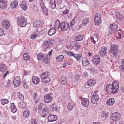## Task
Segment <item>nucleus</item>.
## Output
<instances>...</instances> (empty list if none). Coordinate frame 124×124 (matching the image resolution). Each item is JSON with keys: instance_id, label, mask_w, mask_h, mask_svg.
<instances>
[{"instance_id": "f257e3e1", "label": "nucleus", "mask_w": 124, "mask_h": 124, "mask_svg": "<svg viewBox=\"0 0 124 124\" xmlns=\"http://www.w3.org/2000/svg\"><path fill=\"white\" fill-rule=\"evenodd\" d=\"M17 22L19 25L21 27H24L27 24V20L23 16H20L17 18Z\"/></svg>"}, {"instance_id": "f03ea898", "label": "nucleus", "mask_w": 124, "mask_h": 124, "mask_svg": "<svg viewBox=\"0 0 124 124\" xmlns=\"http://www.w3.org/2000/svg\"><path fill=\"white\" fill-rule=\"evenodd\" d=\"M49 74V72L46 71L44 72L40 75L41 78L42 80V81L44 83H46L50 81V79L48 77Z\"/></svg>"}, {"instance_id": "7ed1b4c3", "label": "nucleus", "mask_w": 124, "mask_h": 124, "mask_svg": "<svg viewBox=\"0 0 124 124\" xmlns=\"http://www.w3.org/2000/svg\"><path fill=\"white\" fill-rule=\"evenodd\" d=\"M121 116L120 114L118 112L112 113L110 116L111 120L113 122H115L120 120Z\"/></svg>"}, {"instance_id": "20e7f679", "label": "nucleus", "mask_w": 124, "mask_h": 124, "mask_svg": "<svg viewBox=\"0 0 124 124\" xmlns=\"http://www.w3.org/2000/svg\"><path fill=\"white\" fill-rule=\"evenodd\" d=\"M106 90L107 93H113L115 94L117 92V91L114 90L112 86L110 84L107 85L106 87Z\"/></svg>"}, {"instance_id": "39448f33", "label": "nucleus", "mask_w": 124, "mask_h": 124, "mask_svg": "<svg viewBox=\"0 0 124 124\" xmlns=\"http://www.w3.org/2000/svg\"><path fill=\"white\" fill-rule=\"evenodd\" d=\"M101 16L99 14H97L95 15L94 22L95 25L97 26L100 25L101 23Z\"/></svg>"}, {"instance_id": "423d86ee", "label": "nucleus", "mask_w": 124, "mask_h": 124, "mask_svg": "<svg viewBox=\"0 0 124 124\" xmlns=\"http://www.w3.org/2000/svg\"><path fill=\"white\" fill-rule=\"evenodd\" d=\"M117 25L115 23L110 25L109 26V31L110 33H113L116 30Z\"/></svg>"}, {"instance_id": "0eeeda50", "label": "nucleus", "mask_w": 124, "mask_h": 124, "mask_svg": "<svg viewBox=\"0 0 124 124\" xmlns=\"http://www.w3.org/2000/svg\"><path fill=\"white\" fill-rule=\"evenodd\" d=\"M99 99L98 95L96 93H94L91 97V101L92 103L95 104L98 101Z\"/></svg>"}, {"instance_id": "6e6552de", "label": "nucleus", "mask_w": 124, "mask_h": 124, "mask_svg": "<svg viewBox=\"0 0 124 124\" xmlns=\"http://www.w3.org/2000/svg\"><path fill=\"white\" fill-rule=\"evenodd\" d=\"M69 26L68 24L67 23L64 22L61 23L60 29L62 31H64L67 30L69 28Z\"/></svg>"}, {"instance_id": "1a4fd4ad", "label": "nucleus", "mask_w": 124, "mask_h": 124, "mask_svg": "<svg viewBox=\"0 0 124 124\" xmlns=\"http://www.w3.org/2000/svg\"><path fill=\"white\" fill-rule=\"evenodd\" d=\"M118 48V46L115 44H113L111 46L110 48V51L114 56L116 55Z\"/></svg>"}, {"instance_id": "9d476101", "label": "nucleus", "mask_w": 124, "mask_h": 124, "mask_svg": "<svg viewBox=\"0 0 124 124\" xmlns=\"http://www.w3.org/2000/svg\"><path fill=\"white\" fill-rule=\"evenodd\" d=\"M52 44V42L50 41H47L44 42L43 44L42 47L44 49L45 51H46L47 49L49 48Z\"/></svg>"}, {"instance_id": "9b49d317", "label": "nucleus", "mask_w": 124, "mask_h": 124, "mask_svg": "<svg viewBox=\"0 0 124 124\" xmlns=\"http://www.w3.org/2000/svg\"><path fill=\"white\" fill-rule=\"evenodd\" d=\"M21 81L19 77L17 76L14 78L13 81V84L15 86L17 87L20 84Z\"/></svg>"}, {"instance_id": "f8f14e48", "label": "nucleus", "mask_w": 124, "mask_h": 124, "mask_svg": "<svg viewBox=\"0 0 124 124\" xmlns=\"http://www.w3.org/2000/svg\"><path fill=\"white\" fill-rule=\"evenodd\" d=\"M40 5L41 8H42L44 14L45 16H47L48 15L47 11L48 9L46 8L44 5L43 2L40 3Z\"/></svg>"}, {"instance_id": "ddd939ff", "label": "nucleus", "mask_w": 124, "mask_h": 124, "mask_svg": "<svg viewBox=\"0 0 124 124\" xmlns=\"http://www.w3.org/2000/svg\"><path fill=\"white\" fill-rule=\"evenodd\" d=\"M107 48L105 46L102 47L100 51V55L102 56H104L107 54Z\"/></svg>"}, {"instance_id": "4468645a", "label": "nucleus", "mask_w": 124, "mask_h": 124, "mask_svg": "<svg viewBox=\"0 0 124 124\" xmlns=\"http://www.w3.org/2000/svg\"><path fill=\"white\" fill-rule=\"evenodd\" d=\"M2 25L3 27L6 29L8 28L10 25L9 21L7 20H4L2 23Z\"/></svg>"}, {"instance_id": "2eb2a0df", "label": "nucleus", "mask_w": 124, "mask_h": 124, "mask_svg": "<svg viewBox=\"0 0 124 124\" xmlns=\"http://www.w3.org/2000/svg\"><path fill=\"white\" fill-rule=\"evenodd\" d=\"M92 62L95 64H98L100 62V58L99 56L95 55L93 57L92 59Z\"/></svg>"}, {"instance_id": "dca6fc26", "label": "nucleus", "mask_w": 124, "mask_h": 124, "mask_svg": "<svg viewBox=\"0 0 124 124\" xmlns=\"http://www.w3.org/2000/svg\"><path fill=\"white\" fill-rule=\"evenodd\" d=\"M81 102L82 104L85 107H87L89 105V102L88 99L82 98Z\"/></svg>"}, {"instance_id": "f3484780", "label": "nucleus", "mask_w": 124, "mask_h": 124, "mask_svg": "<svg viewBox=\"0 0 124 124\" xmlns=\"http://www.w3.org/2000/svg\"><path fill=\"white\" fill-rule=\"evenodd\" d=\"M95 80L93 79H90L86 83L87 86H92L95 85Z\"/></svg>"}, {"instance_id": "a211bd4d", "label": "nucleus", "mask_w": 124, "mask_h": 124, "mask_svg": "<svg viewBox=\"0 0 124 124\" xmlns=\"http://www.w3.org/2000/svg\"><path fill=\"white\" fill-rule=\"evenodd\" d=\"M47 118L48 120L49 121L52 122L56 120L57 117L55 115H50L48 116Z\"/></svg>"}, {"instance_id": "6ab92c4d", "label": "nucleus", "mask_w": 124, "mask_h": 124, "mask_svg": "<svg viewBox=\"0 0 124 124\" xmlns=\"http://www.w3.org/2000/svg\"><path fill=\"white\" fill-rule=\"evenodd\" d=\"M52 99L51 97L49 95L46 94L44 96V101L46 103H47L50 102Z\"/></svg>"}, {"instance_id": "aec40b11", "label": "nucleus", "mask_w": 124, "mask_h": 124, "mask_svg": "<svg viewBox=\"0 0 124 124\" xmlns=\"http://www.w3.org/2000/svg\"><path fill=\"white\" fill-rule=\"evenodd\" d=\"M49 112V108L47 107L45 108L42 111V116L43 117H45L48 114Z\"/></svg>"}, {"instance_id": "412c9836", "label": "nucleus", "mask_w": 124, "mask_h": 124, "mask_svg": "<svg viewBox=\"0 0 124 124\" xmlns=\"http://www.w3.org/2000/svg\"><path fill=\"white\" fill-rule=\"evenodd\" d=\"M32 80L33 83L35 85L38 84L39 82V78L36 76H33Z\"/></svg>"}, {"instance_id": "4be33fe9", "label": "nucleus", "mask_w": 124, "mask_h": 124, "mask_svg": "<svg viewBox=\"0 0 124 124\" xmlns=\"http://www.w3.org/2000/svg\"><path fill=\"white\" fill-rule=\"evenodd\" d=\"M82 64L83 66H86L88 65L89 64V62L88 59L86 58L83 57L82 59Z\"/></svg>"}, {"instance_id": "5701e85b", "label": "nucleus", "mask_w": 124, "mask_h": 124, "mask_svg": "<svg viewBox=\"0 0 124 124\" xmlns=\"http://www.w3.org/2000/svg\"><path fill=\"white\" fill-rule=\"evenodd\" d=\"M114 90H116L119 87V84L116 81H114L112 82L111 85Z\"/></svg>"}, {"instance_id": "b1692460", "label": "nucleus", "mask_w": 124, "mask_h": 124, "mask_svg": "<svg viewBox=\"0 0 124 124\" xmlns=\"http://www.w3.org/2000/svg\"><path fill=\"white\" fill-rule=\"evenodd\" d=\"M61 83L62 85L66 84L67 82V79L65 76H62L61 78Z\"/></svg>"}, {"instance_id": "393cba45", "label": "nucleus", "mask_w": 124, "mask_h": 124, "mask_svg": "<svg viewBox=\"0 0 124 124\" xmlns=\"http://www.w3.org/2000/svg\"><path fill=\"white\" fill-rule=\"evenodd\" d=\"M115 102V100L113 98H110L107 100L106 104L108 105H112Z\"/></svg>"}, {"instance_id": "a878e982", "label": "nucleus", "mask_w": 124, "mask_h": 124, "mask_svg": "<svg viewBox=\"0 0 124 124\" xmlns=\"http://www.w3.org/2000/svg\"><path fill=\"white\" fill-rule=\"evenodd\" d=\"M6 4L4 0H0V8L1 9H4L6 7Z\"/></svg>"}, {"instance_id": "bb28decb", "label": "nucleus", "mask_w": 124, "mask_h": 124, "mask_svg": "<svg viewBox=\"0 0 124 124\" xmlns=\"http://www.w3.org/2000/svg\"><path fill=\"white\" fill-rule=\"evenodd\" d=\"M20 7L23 10L26 11L27 10V7L26 3L24 1H22L20 5Z\"/></svg>"}, {"instance_id": "cd10ccee", "label": "nucleus", "mask_w": 124, "mask_h": 124, "mask_svg": "<svg viewBox=\"0 0 124 124\" xmlns=\"http://www.w3.org/2000/svg\"><path fill=\"white\" fill-rule=\"evenodd\" d=\"M61 25V23L59 20H57L55 21L54 25L55 29H57L59 28H60Z\"/></svg>"}, {"instance_id": "c85d7f7f", "label": "nucleus", "mask_w": 124, "mask_h": 124, "mask_svg": "<svg viewBox=\"0 0 124 124\" xmlns=\"http://www.w3.org/2000/svg\"><path fill=\"white\" fill-rule=\"evenodd\" d=\"M55 32V28L53 27L49 30L48 32V34L49 35L52 36L54 34Z\"/></svg>"}, {"instance_id": "c756f323", "label": "nucleus", "mask_w": 124, "mask_h": 124, "mask_svg": "<svg viewBox=\"0 0 124 124\" xmlns=\"http://www.w3.org/2000/svg\"><path fill=\"white\" fill-rule=\"evenodd\" d=\"M45 57V56L41 54H38L37 55V59L40 61H42Z\"/></svg>"}, {"instance_id": "7c9ffc66", "label": "nucleus", "mask_w": 124, "mask_h": 124, "mask_svg": "<svg viewBox=\"0 0 124 124\" xmlns=\"http://www.w3.org/2000/svg\"><path fill=\"white\" fill-rule=\"evenodd\" d=\"M49 4L51 8H55L56 7L55 0H50Z\"/></svg>"}, {"instance_id": "2f4dec72", "label": "nucleus", "mask_w": 124, "mask_h": 124, "mask_svg": "<svg viewBox=\"0 0 124 124\" xmlns=\"http://www.w3.org/2000/svg\"><path fill=\"white\" fill-rule=\"evenodd\" d=\"M10 109L11 112L12 113H15L17 109L16 108L14 105V103L11 104Z\"/></svg>"}, {"instance_id": "473e14b6", "label": "nucleus", "mask_w": 124, "mask_h": 124, "mask_svg": "<svg viewBox=\"0 0 124 124\" xmlns=\"http://www.w3.org/2000/svg\"><path fill=\"white\" fill-rule=\"evenodd\" d=\"M73 57L76 59L77 61H79L82 57V55L81 54H74Z\"/></svg>"}, {"instance_id": "72a5a7b5", "label": "nucleus", "mask_w": 124, "mask_h": 124, "mask_svg": "<svg viewBox=\"0 0 124 124\" xmlns=\"http://www.w3.org/2000/svg\"><path fill=\"white\" fill-rule=\"evenodd\" d=\"M30 114L29 111L28 110H26L23 112V116L25 117H27L29 116Z\"/></svg>"}, {"instance_id": "f704fd0d", "label": "nucleus", "mask_w": 124, "mask_h": 124, "mask_svg": "<svg viewBox=\"0 0 124 124\" xmlns=\"http://www.w3.org/2000/svg\"><path fill=\"white\" fill-rule=\"evenodd\" d=\"M77 42L73 41L71 42L70 46V48L71 49H75Z\"/></svg>"}, {"instance_id": "c9c22d12", "label": "nucleus", "mask_w": 124, "mask_h": 124, "mask_svg": "<svg viewBox=\"0 0 124 124\" xmlns=\"http://www.w3.org/2000/svg\"><path fill=\"white\" fill-rule=\"evenodd\" d=\"M41 24V21L40 20H38L34 23L33 25L34 27H38Z\"/></svg>"}, {"instance_id": "e433bc0d", "label": "nucleus", "mask_w": 124, "mask_h": 124, "mask_svg": "<svg viewBox=\"0 0 124 124\" xmlns=\"http://www.w3.org/2000/svg\"><path fill=\"white\" fill-rule=\"evenodd\" d=\"M18 104L19 107L21 108H24L26 106V103L23 101L18 103Z\"/></svg>"}, {"instance_id": "4c0bfd02", "label": "nucleus", "mask_w": 124, "mask_h": 124, "mask_svg": "<svg viewBox=\"0 0 124 124\" xmlns=\"http://www.w3.org/2000/svg\"><path fill=\"white\" fill-rule=\"evenodd\" d=\"M50 57L49 55H46V57L44 58L43 60L44 62L46 63L47 64L49 63L50 61Z\"/></svg>"}, {"instance_id": "58836bf2", "label": "nucleus", "mask_w": 124, "mask_h": 124, "mask_svg": "<svg viewBox=\"0 0 124 124\" xmlns=\"http://www.w3.org/2000/svg\"><path fill=\"white\" fill-rule=\"evenodd\" d=\"M23 59L26 60H28L30 59V57L28 55V53H24L23 55Z\"/></svg>"}, {"instance_id": "ea45409f", "label": "nucleus", "mask_w": 124, "mask_h": 124, "mask_svg": "<svg viewBox=\"0 0 124 124\" xmlns=\"http://www.w3.org/2000/svg\"><path fill=\"white\" fill-rule=\"evenodd\" d=\"M18 4L17 2L16 1H15L11 3L10 6L12 8H14L17 7Z\"/></svg>"}, {"instance_id": "a19ab883", "label": "nucleus", "mask_w": 124, "mask_h": 124, "mask_svg": "<svg viewBox=\"0 0 124 124\" xmlns=\"http://www.w3.org/2000/svg\"><path fill=\"white\" fill-rule=\"evenodd\" d=\"M83 36L84 35L83 34L76 36L75 37V40L77 41H81L83 39Z\"/></svg>"}, {"instance_id": "79ce46f5", "label": "nucleus", "mask_w": 124, "mask_h": 124, "mask_svg": "<svg viewBox=\"0 0 124 124\" xmlns=\"http://www.w3.org/2000/svg\"><path fill=\"white\" fill-rule=\"evenodd\" d=\"M57 105L55 103H54L52 105L51 108L54 111H57Z\"/></svg>"}, {"instance_id": "37998d69", "label": "nucleus", "mask_w": 124, "mask_h": 124, "mask_svg": "<svg viewBox=\"0 0 124 124\" xmlns=\"http://www.w3.org/2000/svg\"><path fill=\"white\" fill-rule=\"evenodd\" d=\"M7 67L4 64H2L0 66V70L3 72L6 69Z\"/></svg>"}, {"instance_id": "c03bdc74", "label": "nucleus", "mask_w": 124, "mask_h": 124, "mask_svg": "<svg viewBox=\"0 0 124 124\" xmlns=\"http://www.w3.org/2000/svg\"><path fill=\"white\" fill-rule=\"evenodd\" d=\"M17 95V97L19 99L21 100L24 99V97L23 95L20 92H18Z\"/></svg>"}, {"instance_id": "a18cd8bd", "label": "nucleus", "mask_w": 124, "mask_h": 124, "mask_svg": "<svg viewBox=\"0 0 124 124\" xmlns=\"http://www.w3.org/2000/svg\"><path fill=\"white\" fill-rule=\"evenodd\" d=\"M43 106L42 104V103H40L36 107L35 110L36 111L38 110H40L42 109V107Z\"/></svg>"}, {"instance_id": "49530a36", "label": "nucleus", "mask_w": 124, "mask_h": 124, "mask_svg": "<svg viewBox=\"0 0 124 124\" xmlns=\"http://www.w3.org/2000/svg\"><path fill=\"white\" fill-rule=\"evenodd\" d=\"M64 56L62 55H60L56 58V59L58 61L62 62L63 60Z\"/></svg>"}, {"instance_id": "de8ad7c7", "label": "nucleus", "mask_w": 124, "mask_h": 124, "mask_svg": "<svg viewBox=\"0 0 124 124\" xmlns=\"http://www.w3.org/2000/svg\"><path fill=\"white\" fill-rule=\"evenodd\" d=\"M1 102L2 104L4 105L5 104L8 103V101L6 99H2L1 100Z\"/></svg>"}, {"instance_id": "09e8293b", "label": "nucleus", "mask_w": 124, "mask_h": 124, "mask_svg": "<svg viewBox=\"0 0 124 124\" xmlns=\"http://www.w3.org/2000/svg\"><path fill=\"white\" fill-rule=\"evenodd\" d=\"M89 20L88 19H84L82 21V23L83 26H85L86 24L88 23Z\"/></svg>"}, {"instance_id": "8fccbe9b", "label": "nucleus", "mask_w": 124, "mask_h": 124, "mask_svg": "<svg viewBox=\"0 0 124 124\" xmlns=\"http://www.w3.org/2000/svg\"><path fill=\"white\" fill-rule=\"evenodd\" d=\"M115 13L116 17L118 19L121 18L122 17V15L119 12H116Z\"/></svg>"}, {"instance_id": "3c124183", "label": "nucleus", "mask_w": 124, "mask_h": 124, "mask_svg": "<svg viewBox=\"0 0 124 124\" xmlns=\"http://www.w3.org/2000/svg\"><path fill=\"white\" fill-rule=\"evenodd\" d=\"M38 33L37 32L36 33L33 34L32 35L31 37V39H35L36 38L39 36L38 35Z\"/></svg>"}, {"instance_id": "603ef678", "label": "nucleus", "mask_w": 124, "mask_h": 124, "mask_svg": "<svg viewBox=\"0 0 124 124\" xmlns=\"http://www.w3.org/2000/svg\"><path fill=\"white\" fill-rule=\"evenodd\" d=\"M67 108L69 109H72L73 108V104L72 103H69L68 105Z\"/></svg>"}, {"instance_id": "864d4df0", "label": "nucleus", "mask_w": 124, "mask_h": 124, "mask_svg": "<svg viewBox=\"0 0 124 124\" xmlns=\"http://www.w3.org/2000/svg\"><path fill=\"white\" fill-rule=\"evenodd\" d=\"M38 94L37 93V92H35L34 93L33 99L34 100H36L38 98Z\"/></svg>"}, {"instance_id": "5fc2aeb1", "label": "nucleus", "mask_w": 124, "mask_h": 124, "mask_svg": "<svg viewBox=\"0 0 124 124\" xmlns=\"http://www.w3.org/2000/svg\"><path fill=\"white\" fill-rule=\"evenodd\" d=\"M101 115L102 116L105 118L107 117L108 116L107 113L105 111L102 112Z\"/></svg>"}, {"instance_id": "6e6d98bb", "label": "nucleus", "mask_w": 124, "mask_h": 124, "mask_svg": "<svg viewBox=\"0 0 124 124\" xmlns=\"http://www.w3.org/2000/svg\"><path fill=\"white\" fill-rule=\"evenodd\" d=\"M75 49L76 50H78L80 49L81 45L80 43L77 42L76 46Z\"/></svg>"}, {"instance_id": "4d7b16f0", "label": "nucleus", "mask_w": 124, "mask_h": 124, "mask_svg": "<svg viewBox=\"0 0 124 124\" xmlns=\"http://www.w3.org/2000/svg\"><path fill=\"white\" fill-rule=\"evenodd\" d=\"M75 20L74 19H73L70 23V26H73L75 24Z\"/></svg>"}, {"instance_id": "13d9d810", "label": "nucleus", "mask_w": 124, "mask_h": 124, "mask_svg": "<svg viewBox=\"0 0 124 124\" xmlns=\"http://www.w3.org/2000/svg\"><path fill=\"white\" fill-rule=\"evenodd\" d=\"M31 124H38L37 122L34 119H33L31 120Z\"/></svg>"}, {"instance_id": "bf43d9fd", "label": "nucleus", "mask_w": 124, "mask_h": 124, "mask_svg": "<svg viewBox=\"0 0 124 124\" xmlns=\"http://www.w3.org/2000/svg\"><path fill=\"white\" fill-rule=\"evenodd\" d=\"M29 85V82L28 83H26V82H25V83L23 84V86L26 89L28 88Z\"/></svg>"}, {"instance_id": "052dcab7", "label": "nucleus", "mask_w": 124, "mask_h": 124, "mask_svg": "<svg viewBox=\"0 0 124 124\" xmlns=\"http://www.w3.org/2000/svg\"><path fill=\"white\" fill-rule=\"evenodd\" d=\"M67 54L69 56H72L73 57L74 54L73 52H71L70 51L68 52L67 53Z\"/></svg>"}, {"instance_id": "680f3d73", "label": "nucleus", "mask_w": 124, "mask_h": 124, "mask_svg": "<svg viewBox=\"0 0 124 124\" xmlns=\"http://www.w3.org/2000/svg\"><path fill=\"white\" fill-rule=\"evenodd\" d=\"M62 1L61 0H57V3L59 6V7H61V4Z\"/></svg>"}, {"instance_id": "e2e57ef3", "label": "nucleus", "mask_w": 124, "mask_h": 124, "mask_svg": "<svg viewBox=\"0 0 124 124\" xmlns=\"http://www.w3.org/2000/svg\"><path fill=\"white\" fill-rule=\"evenodd\" d=\"M96 39L97 38L96 37L94 38L91 37V40L93 44H95L96 42V41L95 40V39Z\"/></svg>"}, {"instance_id": "0e129e2a", "label": "nucleus", "mask_w": 124, "mask_h": 124, "mask_svg": "<svg viewBox=\"0 0 124 124\" xmlns=\"http://www.w3.org/2000/svg\"><path fill=\"white\" fill-rule=\"evenodd\" d=\"M4 34L3 30L1 28H0V36H2Z\"/></svg>"}, {"instance_id": "69168bd1", "label": "nucleus", "mask_w": 124, "mask_h": 124, "mask_svg": "<svg viewBox=\"0 0 124 124\" xmlns=\"http://www.w3.org/2000/svg\"><path fill=\"white\" fill-rule=\"evenodd\" d=\"M88 75V74L87 72L85 71H84L83 72V77H87Z\"/></svg>"}, {"instance_id": "338daca9", "label": "nucleus", "mask_w": 124, "mask_h": 124, "mask_svg": "<svg viewBox=\"0 0 124 124\" xmlns=\"http://www.w3.org/2000/svg\"><path fill=\"white\" fill-rule=\"evenodd\" d=\"M9 71H7L5 73L3 76V78H4L7 75L9 74Z\"/></svg>"}, {"instance_id": "774afa93", "label": "nucleus", "mask_w": 124, "mask_h": 124, "mask_svg": "<svg viewBox=\"0 0 124 124\" xmlns=\"http://www.w3.org/2000/svg\"><path fill=\"white\" fill-rule=\"evenodd\" d=\"M68 61H65L64 63L63 64V67L64 68L66 67V65L68 64Z\"/></svg>"}]
</instances>
